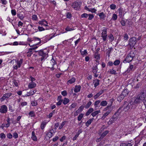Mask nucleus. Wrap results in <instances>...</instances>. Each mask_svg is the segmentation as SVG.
<instances>
[{"label": "nucleus", "instance_id": "f257e3e1", "mask_svg": "<svg viewBox=\"0 0 146 146\" xmlns=\"http://www.w3.org/2000/svg\"><path fill=\"white\" fill-rule=\"evenodd\" d=\"M113 108L111 107V105L107 106L104 109V111H107L103 115V116L102 117V119H104L111 112Z\"/></svg>", "mask_w": 146, "mask_h": 146}, {"label": "nucleus", "instance_id": "f03ea898", "mask_svg": "<svg viewBox=\"0 0 146 146\" xmlns=\"http://www.w3.org/2000/svg\"><path fill=\"white\" fill-rule=\"evenodd\" d=\"M133 104V101H132L128 104H125L123 108L124 111H127L129 109L132 108Z\"/></svg>", "mask_w": 146, "mask_h": 146}, {"label": "nucleus", "instance_id": "7ed1b4c3", "mask_svg": "<svg viewBox=\"0 0 146 146\" xmlns=\"http://www.w3.org/2000/svg\"><path fill=\"white\" fill-rule=\"evenodd\" d=\"M136 38L135 37H133L130 38L129 40V44L131 46L133 47L136 43Z\"/></svg>", "mask_w": 146, "mask_h": 146}, {"label": "nucleus", "instance_id": "20e7f679", "mask_svg": "<svg viewBox=\"0 0 146 146\" xmlns=\"http://www.w3.org/2000/svg\"><path fill=\"white\" fill-rule=\"evenodd\" d=\"M12 95L11 93H7L4 94L2 97L0 98L1 102H3L4 101L6 98H8Z\"/></svg>", "mask_w": 146, "mask_h": 146}, {"label": "nucleus", "instance_id": "39448f33", "mask_svg": "<svg viewBox=\"0 0 146 146\" xmlns=\"http://www.w3.org/2000/svg\"><path fill=\"white\" fill-rule=\"evenodd\" d=\"M101 35V37L103 38V40L106 41L107 37L106 29H104L103 30Z\"/></svg>", "mask_w": 146, "mask_h": 146}, {"label": "nucleus", "instance_id": "423d86ee", "mask_svg": "<svg viewBox=\"0 0 146 146\" xmlns=\"http://www.w3.org/2000/svg\"><path fill=\"white\" fill-rule=\"evenodd\" d=\"M38 53L40 55L42 56L41 58V60H43L44 59L46 58L47 56V54L44 53L42 50H40L39 52Z\"/></svg>", "mask_w": 146, "mask_h": 146}, {"label": "nucleus", "instance_id": "0eeeda50", "mask_svg": "<svg viewBox=\"0 0 146 146\" xmlns=\"http://www.w3.org/2000/svg\"><path fill=\"white\" fill-rule=\"evenodd\" d=\"M7 106L3 105L0 108V112L3 113H6L7 111Z\"/></svg>", "mask_w": 146, "mask_h": 146}, {"label": "nucleus", "instance_id": "6e6552de", "mask_svg": "<svg viewBox=\"0 0 146 146\" xmlns=\"http://www.w3.org/2000/svg\"><path fill=\"white\" fill-rule=\"evenodd\" d=\"M72 6L73 8L76 10H79L80 8V5L78 2H75L74 3Z\"/></svg>", "mask_w": 146, "mask_h": 146}, {"label": "nucleus", "instance_id": "1a4fd4ad", "mask_svg": "<svg viewBox=\"0 0 146 146\" xmlns=\"http://www.w3.org/2000/svg\"><path fill=\"white\" fill-rule=\"evenodd\" d=\"M38 23L39 24L42 25L46 27L48 26V23L44 19H42L41 21H40Z\"/></svg>", "mask_w": 146, "mask_h": 146}, {"label": "nucleus", "instance_id": "9d476101", "mask_svg": "<svg viewBox=\"0 0 146 146\" xmlns=\"http://www.w3.org/2000/svg\"><path fill=\"white\" fill-rule=\"evenodd\" d=\"M146 96V94L145 93L142 92L141 94H139L137 96L140 99L143 101V100L144 98H145V96Z\"/></svg>", "mask_w": 146, "mask_h": 146}, {"label": "nucleus", "instance_id": "9b49d317", "mask_svg": "<svg viewBox=\"0 0 146 146\" xmlns=\"http://www.w3.org/2000/svg\"><path fill=\"white\" fill-rule=\"evenodd\" d=\"M133 59L129 57V56H127L126 57L125 60L123 61L124 63H129Z\"/></svg>", "mask_w": 146, "mask_h": 146}, {"label": "nucleus", "instance_id": "f8f14e48", "mask_svg": "<svg viewBox=\"0 0 146 146\" xmlns=\"http://www.w3.org/2000/svg\"><path fill=\"white\" fill-rule=\"evenodd\" d=\"M94 56L96 59V61L97 62H99L98 60L100 59V55L98 54V52H96L94 54Z\"/></svg>", "mask_w": 146, "mask_h": 146}, {"label": "nucleus", "instance_id": "ddd939ff", "mask_svg": "<svg viewBox=\"0 0 146 146\" xmlns=\"http://www.w3.org/2000/svg\"><path fill=\"white\" fill-rule=\"evenodd\" d=\"M104 90H101L99 92L97 93L96 95L94 96V98L95 100L96 99L98 98L100 95L103 93Z\"/></svg>", "mask_w": 146, "mask_h": 146}, {"label": "nucleus", "instance_id": "4468645a", "mask_svg": "<svg viewBox=\"0 0 146 146\" xmlns=\"http://www.w3.org/2000/svg\"><path fill=\"white\" fill-rule=\"evenodd\" d=\"M23 61L22 59H21L19 62L16 60H13L11 61V62L13 63H17V64H21L23 63Z\"/></svg>", "mask_w": 146, "mask_h": 146}, {"label": "nucleus", "instance_id": "2eb2a0df", "mask_svg": "<svg viewBox=\"0 0 146 146\" xmlns=\"http://www.w3.org/2000/svg\"><path fill=\"white\" fill-rule=\"evenodd\" d=\"M36 84L35 82H32L29 83L28 85V87L30 88H32L36 87Z\"/></svg>", "mask_w": 146, "mask_h": 146}, {"label": "nucleus", "instance_id": "dca6fc26", "mask_svg": "<svg viewBox=\"0 0 146 146\" xmlns=\"http://www.w3.org/2000/svg\"><path fill=\"white\" fill-rule=\"evenodd\" d=\"M81 87L80 85L76 86H75V88L74 90V91L76 93H77L80 91L81 89Z\"/></svg>", "mask_w": 146, "mask_h": 146}, {"label": "nucleus", "instance_id": "f3484780", "mask_svg": "<svg viewBox=\"0 0 146 146\" xmlns=\"http://www.w3.org/2000/svg\"><path fill=\"white\" fill-rule=\"evenodd\" d=\"M94 111V109L92 108H90L88 111L86 113L85 115L86 116L88 115L90 113Z\"/></svg>", "mask_w": 146, "mask_h": 146}, {"label": "nucleus", "instance_id": "a211bd4d", "mask_svg": "<svg viewBox=\"0 0 146 146\" xmlns=\"http://www.w3.org/2000/svg\"><path fill=\"white\" fill-rule=\"evenodd\" d=\"M129 93L128 90L127 89L124 90L122 92L121 94L125 96L127 95Z\"/></svg>", "mask_w": 146, "mask_h": 146}, {"label": "nucleus", "instance_id": "6ab92c4d", "mask_svg": "<svg viewBox=\"0 0 146 146\" xmlns=\"http://www.w3.org/2000/svg\"><path fill=\"white\" fill-rule=\"evenodd\" d=\"M32 136L31 137L32 139L35 141H36L37 140V139L36 136L35 135V133L34 131H33L32 132Z\"/></svg>", "mask_w": 146, "mask_h": 146}, {"label": "nucleus", "instance_id": "aec40b11", "mask_svg": "<svg viewBox=\"0 0 146 146\" xmlns=\"http://www.w3.org/2000/svg\"><path fill=\"white\" fill-rule=\"evenodd\" d=\"M141 101L140 99H139V98H138V97L137 96V97L135 98V99L134 100V101L133 102L134 104H137L140 103Z\"/></svg>", "mask_w": 146, "mask_h": 146}, {"label": "nucleus", "instance_id": "412c9836", "mask_svg": "<svg viewBox=\"0 0 146 146\" xmlns=\"http://www.w3.org/2000/svg\"><path fill=\"white\" fill-rule=\"evenodd\" d=\"M76 80V79L74 78H72L71 79L67 81V84H72L74 83Z\"/></svg>", "mask_w": 146, "mask_h": 146}, {"label": "nucleus", "instance_id": "4be33fe9", "mask_svg": "<svg viewBox=\"0 0 146 146\" xmlns=\"http://www.w3.org/2000/svg\"><path fill=\"white\" fill-rule=\"evenodd\" d=\"M101 103V101L100 100H98L96 101L94 104V106L95 108L99 107L98 105L99 104Z\"/></svg>", "mask_w": 146, "mask_h": 146}, {"label": "nucleus", "instance_id": "5701e85b", "mask_svg": "<svg viewBox=\"0 0 146 146\" xmlns=\"http://www.w3.org/2000/svg\"><path fill=\"white\" fill-rule=\"evenodd\" d=\"M108 104L106 100H103L101 102L100 105L102 106H105Z\"/></svg>", "mask_w": 146, "mask_h": 146}, {"label": "nucleus", "instance_id": "b1692460", "mask_svg": "<svg viewBox=\"0 0 146 146\" xmlns=\"http://www.w3.org/2000/svg\"><path fill=\"white\" fill-rule=\"evenodd\" d=\"M135 52H134L133 51H131L129 53V54L128 56H129V57L131 58L132 59L135 56Z\"/></svg>", "mask_w": 146, "mask_h": 146}, {"label": "nucleus", "instance_id": "393cba45", "mask_svg": "<svg viewBox=\"0 0 146 146\" xmlns=\"http://www.w3.org/2000/svg\"><path fill=\"white\" fill-rule=\"evenodd\" d=\"M108 131H106L104 132L101 135V137H100V140L102 139L104 137V136H105L108 133Z\"/></svg>", "mask_w": 146, "mask_h": 146}, {"label": "nucleus", "instance_id": "a878e982", "mask_svg": "<svg viewBox=\"0 0 146 146\" xmlns=\"http://www.w3.org/2000/svg\"><path fill=\"white\" fill-rule=\"evenodd\" d=\"M100 113V110L96 111H95L94 112H92L91 114V115L93 117H95L96 115H97L98 113Z\"/></svg>", "mask_w": 146, "mask_h": 146}, {"label": "nucleus", "instance_id": "bb28decb", "mask_svg": "<svg viewBox=\"0 0 146 146\" xmlns=\"http://www.w3.org/2000/svg\"><path fill=\"white\" fill-rule=\"evenodd\" d=\"M69 102V99L65 98H64V100H63L62 103L66 105Z\"/></svg>", "mask_w": 146, "mask_h": 146}, {"label": "nucleus", "instance_id": "cd10ccee", "mask_svg": "<svg viewBox=\"0 0 146 146\" xmlns=\"http://www.w3.org/2000/svg\"><path fill=\"white\" fill-rule=\"evenodd\" d=\"M93 121V119H90L88 120L86 123V126L88 127L91 124Z\"/></svg>", "mask_w": 146, "mask_h": 146}, {"label": "nucleus", "instance_id": "c85d7f7f", "mask_svg": "<svg viewBox=\"0 0 146 146\" xmlns=\"http://www.w3.org/2000/svg\"><path fill=\"white\" fill-rule=\"evenodd\" d=\"M99 16L101 19H104L105 17L104 13L103 12H101L99 14Z\"/></svg>", "mask_w": 146, "mask_h": 146}, {"label": "nucleus", "instance_id": "c756f323", "mask_svg": "<svg viewBox=\"0 0 146 146\" xmlns=\"http://www.w3.org/2000/svg\"><path fill=\"white\" fill-rule=\"evenodd\" d=\"M80 52L81 53L82 55L83 56L86 55L88 54L86 50H85L83 51H82L80 50Z\"/></svg>", "mask_w": 146, "mask_h": 146}, {"label": "nucleus", "instance_id": "7c9ffc66", "mask_svg": "<svg viewBox=\"0 0 146 146\" xmlns=\"http://www.w3.org/2000/svg\"><path fill=\"white\" fill-rule=\"evenodd\" d=\"M92 104V102L89 101L86 104L84 107L86 109H87L90 107Z\"/></svg>", "mask_w": 146, "mask_h": 146}, {"label": "nucleus", "instance_id": "2f4dec72", "mask_svg": "<svg viewBox=\"0 0 146 146\" xmlns=\"http://www.w3.org/2000/svg\"><path fill=\"white\" fill-rule=\"evenodd\" d=\"M114 68H113L112 69H110L109 70V72L111 74H116L117 73L116 71H115L114 69Z\"/></svg>", "mask_w": 146, "mask_h": 146}, {"label": "nucleus", "instance_id": "473e14b6", "mask_svg": "<svg viewBox=\"0 0 146 146\" xmlns=\"http://www.w3.org/2000/svg\"><path fill=\"white\" fill-rule=\"evenodd\" d=\"M125 96H123L122 94L120 95L118 98V101H121V100H123Z\"/></svg>", "mask_w": 146, "mask_h": 146}, {"label": "nucleus", "instance_id": "72a5a7b5", "mask_svg": "<svg viewBox=\"0 0 146 146\" xmlns=\"http://www.w3.org/2000/svg\"><path fill=\"white\" fill-rule=\"evenodd\" d=\"M17 17L23 20L24 18L23 15L21 13L18 14L17 15Z\"/></svg>", "mask_w": 146, "mask_h": 146}, {"label": "nucleus", "instance_id": "f704fd0d", "mask_svg": "<svg viewBox=\"0 0 146 146\" xmlns=\"http://www.w3.org/2000/svg\"><path fill=\"white\" fill-rule=\"evenodd\" d=\"M112 49L113 48H109L108 49V50L106 52V54L107 55H108L109 57L110 56V53L111 51L112 50Z\"/></svg>", "mask_w": 146, "mask_h": 146}, {"label": "nucleus", "instance_id": "c9c22d12", "mask_svg": "<svg viewBox=\"0 0 146 146\" xmlns=\"http://www.w3.org/2000/svg\"><path fill=\"white\" fill-rule=\"evenodd\" d=\"M94 81H95V83L94 86L95 88H96L97 86H98L99 84V81L100 80H94Z\"/></svg>", "mask_w": 146, "mask_h": 146}, {"label": "nucleus", "instance_id": "e433bc0d", "mask_svg": "<svg viewBox=\"0 0 146 146\" xmlns=\"http://www.w3.org/2000/svg\"><path fill=\"white\" fill-rule=\"evenodd\" d=\"M108 37L109 38V40H110L111 42L113 40L114 37H113V35L110 34L108 36Z\"/></svg>", "mask_w": 146, "mask_h": 146}, {"label": "nucleus", "instance_id": "4c0bfd02", "mask_svg": "<svg viewBox=\"0 0 146 146\" xmlns=\"http://www.w3.org/2000/svg\"><path fill=\"white\" fill-rule=\"evenodd\" d=\"M46 125V122H42L41 124L40 127L42 129H43L44 127H45V125Z\"/></svg>", "mask_w": 146, "mask_h": 146}, {"label": "nucleus", "instance_id": "58836bf2", "mask_svg": "<svg viewBox=\"0 0 146 146\" xmlns=\"http://www.w3.org/2000/svg\"><path fill=\"white\" fill-rule=\"evenodd\" d=\"M84 114L82 113L80 114L78 117V120L79 121H80L83 117Z\"/></svg>", "mask_w": 146, "mask_h": 146}, {"label": "nucleus", "instance_id": "ea45409f", "mask_svg": "<svg viewBox=\"0 0 146 146\" xmlns=\"http://www.w3.org/2000/svg\"><path fill=\"white\" fill-rule=\"evenodd\" d=\"M98 68L97 66H96L94 67L93 68V72L94 73H96L97 72V69Z\"/></svg>", "mask_w": 146, "mask_h": 146}, {"label": "nucleus", "instance_id": "a19ab883", "mask_svg": "<svg viewBox=\"0 0 146 146\" xmlns=\"http://www.w3.org/2000/svg\"><path fill=\"white\" fill-rule=\"evenodd\" d=\"M29 115L32 117H34L35 116V112L33 111L30 112L29 113Z\"/></svg>", "mask_w": 146, "mask_h": 146}, {"label": "nucleus", "instance_id": "79ce46f5", "mask_svg": "<svg viewBox=\"0 0 146 146\" xmlns=\"http://www.w3.org/2000/svg\"><path fill=\"white\" fill-rule=\"evenodd\" d=\"M110 7L111 9L114 10L116 8V5L115 4H112L110 5Z\"/></svg>", "mask_w": 146, "mask_h": 146}, {"label": "nucleus", "instance_id": "37998d69", "mask_svg": "<svg viewBox=\"0 0 146 146\" xmlns=\"http://www.w3.org/2000/svg\"><path fill=\"white\" fill-rule=\"evenodd\" d=\"M31 104L32 106H36L37 104V102L36 101H31Z\"/></svg>", "mask_w": 146, "mask_h": 146}, {"label": "nucleus", "instance_id": "c03bdc74", "mask_svg": "<svg viewBox=\"0 0 146 146\" xmlns=\"http://www.w3.org/2000/svg\"><path fill=\"white\" fill-rule=\"evenodd\" d=\"M117 15L116 14H113V15L111 19L113 20H115L117 19Z\"/></svg>", "mask_w": 146, "mask_h": 146}, {"label": "nucleus", "instance_id": "a18cd8bd", "mask_svg": "<svg viewBox=\"0 0 146 146\" xmlns=\"http://www.w3.org/2000/svg\"><path fill=\"white\" fill-rule=\"evenodd\" d=\"M21 65V64H15V65H14L13 66V68L14 69L17 70L18 68L20 67Z\"/></svg>", "mask_w": 146, "mask_h": 146}, {"label": "nucleus", "instance_id": "49530a36", "mask_svg": "<svg viewBox=\"0 0 146 146\" xmlns=\"http://www.w3.org/2000/svg\"><path fill=\"white\" fill-rule=\"evenodd\" d=\"M11 13L12 14V15L13 16H15L16 14V10L14 9H12L11 10Z\"/></svg>", "mask_w": 146, "mask_h": 146}, {"label": "nucleus", "instance_id": "de8ad7c7", "mask_svg": "<svg viewBox=\"0 0 146 146\" xmlns=\"http://www.w3.org/2000/svg\"><path fill=\"white\" fill-rule=\"evenodd\" d=\"M34 38L35 39V41H39V42L37 44H39L40 43H41V40L40 38L36 37H34Z\"/></svg>", "mask_w": 146, "mask_h": 146}, {"label": "nucleus", "instance_id": "09e8293b", "mask_svg": "<svg viewBox=\"0 0 146 146\" xmlns=\"http://www.w3.org/2000/svg\"><path fill=\"white\" fill-rule=\"evenodd\" d=\"M141 84L140 83H138L134 87L135 89H138L141 86Z\"/></svg>", "mask_w": 146, "mask_h": 146}, {"label": "nucleus", "instance_id": "8fccbe9b", "mask_svg": "<svg viewBox=\"0 0 146 146\" xmlns=\"http://www.w3.org/2000/svg\"><path fill=\"white\" fill-rule=\"evenodd\" d=\"M0 137L2 139H4L6 137L5 135L3 133H1L0 134Z\"/></svg>", "mask_w": 146, "mask_h": 146}, {"label": "nucleus", "instance_id": "3c124183", "mask_svg": "<svg viewBox=\"0 0 146 146\" xmlns=\"http://www.w3.org/2000/svg\"><path fill=\"white\" fill-rule=\"evenodd\" d=\"M32 90H31L29 92H28L27 94L25 96H30L33 95V93H32Z\"/></svg>", "mask_w": 146, "mask_h": 146}, {"label": "nucleus", "instance_id": "603ef678", "mask_svg": "<svg viewBox=\"0 0 146 146\" xmlns=\"http://www.w3.org/2000/svg\"><path fill=\"white\" fill-rule=\"evenodd\" d=\"M77 105V104L76 103H74L72 104L70 106V107L71 108V109H72V108H73L76 107V106Z\"/></svg>", "mask_w": 146, "mask_h": 146}, {"label": "nucleus", "instance_id": "864d4df0", "mask_svg": "<svg viewBox=\"0 0 146 146\" xmlns=\"http://www.w3.org/2000/svg\"><path fill=\"white\" fill-rule=\"evenodd\" d=\"M38 29L40 31H43L45 30V29L44 28L40 26L38 27Z\"/></svg>", "mask_w": 146, "mask_h": 146}, {"label": "nucleus", "instance_id": "5fc2aeb1", "mask_svg": "<svg viewBox=\"0 0 146 146\" xmlns=\"http://www.w3.org/2000/svg\"><path fill=\"white\" fill-rule=\"evenodd\" d=\"M61 94L63 96H65L67 95V94L66 91L65 90H64L62 92Z\"/></svg>", "mask_w": 146, "mask_h": 146}, {"label": "nucleus", "instance_id": "6e6d98bb", "mask_svg": "<svg viewBox=\"0 0 146 146\" xmlns=\"http://www.w3.org/2000/svg\"><path fill=\"white\" fill-rule=\"evenodd\" d=\"M46 134V137H48L49 138H50L52 136V135L49 132H47Z\"/></svg>", "mask_w": 146, "mask_h": 146}, {"label": "nucleus", "instance_id": "4d7b16f0", "mask_svg": "<svg viewBox=\"0 0 146 146\" xmlns=\"http://www.w3.org/2000/svg\"><path fill=\"white\" fill-rule=\"evenodd\" d=\"M128 38V36L127 34H125L124 36L123 39L125 40H127Z\"/></svg>", "mask_w": 146, "mask_h": 146}, {"label": "nucleus", "instance_id": "13d9d810", "mask_svg": "<svg viewBox=\"0 0 146 146\" xmlns=\"http://www.w3.org/2000/svg\"><path fill=\"white\" fill-rule=\"evenodd\" d=\"M88 16H89L88 19L89 20H91L94 17L93 15L92 14H88Z\"/></svg>", "mask_w": 146, "mask_h": 146}, {"label": "nucleus", "instance_id": "bf43d9fd", "mask_svg": "<svg viewBox=\"0 0 146 146\" xmlns=\"http://www.w3.org/2000/svg\"><path fill=\"white\" fill-rule=\"evenodd\" d=\"M84 107V106L83 105H82L79 108L78 110H79V111H80L81 112L83 110Z\"/></svg>", "mask_w": 146, "mask_h": 146}, {"label": "nucleus", "instance_id": "052dcab7", "mask_svg": "<svg viewBox=\"0 0 146 146\" xmlns=\"http://www.w3.org/2000/svg\"><path fill=\"white\" fill-rule=\"evenodd\" d=\"M88 14L86 13H84L82 15L81 17L82 18L83 17H85L87 18L88 17Z\"/></svg>", "mask_w": 146, "mask_h": 146}, {"label": "nucleus", "instance_id": "680f3d73", "mask_svg": "<svg viewBox=\"0 0 146 146\" xmlns=\"http://www.w3.org/2000/svg\"><path fill=\"white\" fill-rule=\"evenodd\" d=\"M65 121H64L62 123L61 125L59 127V129H60L63 126L65 125Z\"/></svg>", "mask_w": 146, "mask_h": 146}, {"label": "nucleus", "instance_id": "e2e57ef3", "mask_svg": "<svg viewBox=\"0 0 146 146\" xmlns=\"http://www.w3.org/2000/svg\"><path fill=\"white\" fill-rule=\"evenodd\" d=\"M65 30L66 31H71L73 30V29L70 28L69 27H67L65 29Z\"/></svg>", "mask_w": 146, "mask_h": 146}, {"label": "nucleus", "instance_id": "0e129e2a", "mask_svg": "<svg viewBox=\"0 0 146 146\" xmlns=\"http://www.w3.org/2000/svg\"><path fill=\"white\" fill-rule=\"evenodd\" d=\"M13 82L16 86H18V82L16 80H13Z\"/></svg>", "mask_w": 146, "mask_h": 146}, {"label": "nucleus", "instance_id": "69168bd1", "mask_svg": "<svg viewBox=\"0 0 146 146\" xmlns=\"http://www.w3.org/2000/svg\"><path fill=\"white\" fill-rule=\"evenodd\" d=\"M63 100H59V101L56 104L58 106H59L61 105L62 102Z\"/></svg>", "mask_w": 146, "mask_h": 146}, {"label": "nucleus", "instance_id": "338daca9", "mask_svg": "<svg viewBox=\"0 0 146 146\" xmlns=\"http://www.w3.org/2000/svg\"><path fill=\"white\" fill-rule=\"evenodd\" d=\"M13 137L15 138L16 139L18 137V135L16 133H15L13 134Z\"/></svg>", "mask_w": 146, "mask_h": 146}, {"label": "nucleus", "instance_id": "774afa93", "mask_svg": "<svg viewBox=\"0 0 146 146\" xmlns=\"http://www.w3.org/2000/svg\"><path fill=\"white\" fill-rule=\"evenodd\" d=\"M66 138V137L65 136H62L61 138L60 139V141L61 142H62Z\"/></svg>", "mask_w": 146, "mask_h": 146}]
</instances>
